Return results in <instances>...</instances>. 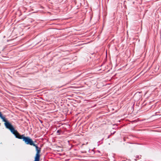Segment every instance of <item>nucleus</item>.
Here are the masks:
<instances>
[{"mask_svg": "<svg viewBox=\"0 0 161 161\" xmlns=\"http://www.w3.org/2000/svg\"><path fill=\"white\" fill-rule=\"evenodd\" d=\"M35 147L36 151V153L34 161H39L40 159V153L41 151V149L40 148H39L36 144H35Z\"/></svg>", "mask_w": 161, "mask_h": 161, "instance_id": "nucleus-3", "label": "nucleus"}, {"mask_svg": "<svg viewBox=\"0 0 161 161\" xmlns=\"http://www.w3.org/2000/svg\"><path fill=\"white\" fill-rule=\"evenodd\" d=\"M16 137L19 139H22L26 144L30 145L33 146H35V144L34 143L32 140L29 137H25L24 135H21L19 133V135H18Z\"/></svg>", "mask_w": 161, "mask_h": 161, "instance_id": "nucleus-2", "label": "nucleus"}, {"mask_svg": "<svg viewBox=\"0 0 161 161\" xmlns=\"http://www.w3.org/2000/svg\"><path fill=\"white\" fill-rule=\"evenodd\" d=\"M57 132H59V130H58L57 131Z\"/></svg>", "mask_w": 161, "mask_h": 161, "instance_id": "nucleus-4", "label": "nucleus"}, {"mask_svg": "<svg viewBox=\"0 0 161 161\" xmlns=\"http://www.w3.org/2000/svg\"><path fill=\"white\" fill-rule=\"evenodd\" d=\"M0 115V118L3 120V121L5 122L4 125L6 128L9 130L11 132L15 135L16 137H17V136L19 135V132L16 130H15L13 126L10 123L7 121L5 118L3 116L2 114Z\"/></svg>", "mask_w": 161, "mask_h": 161, "instance_id": "nucleus-1", "label": "nucleus"}, {"mask_svg": "<svg viewBox=\"0 0 161 161\" xmlns=\"http://www.w3.org/2000/svg\"><path fill=\"white\" fill-rule=\"evenodd\" d=\"M100 70H101V69H99L98 70L100 71Z\"/></svg>", "mask_w": 161, "mask_h": 161, "instance_id": "nucleus-5", "label": "nucleus"}]
</instances>
